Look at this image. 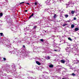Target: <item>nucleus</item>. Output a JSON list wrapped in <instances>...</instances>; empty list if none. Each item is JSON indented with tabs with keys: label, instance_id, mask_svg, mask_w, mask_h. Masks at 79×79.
I'll return each instance as SVG.
<instances>
[{
	"label": "nucleus",
	"instance_id": "nucleus-1",
	"mask_svg": "<svg viewBox=\"0 0 79 79\" xmlns=\"http://www.w3.org/2000/svg\"><path fill=\"white\" fill-rule=\"evenodd\" d=\"M60 61L61 63H63V64H64L65 63V61L63 60H61Z\"/></svg>",
	"mask_w": 79,
	"mask_h": 79
},
{
	"label": "nucleus",
	"instance_id": "nucleus-2",
	"mask_svg": "<svg viewBox=\"0 0 79 79\" xmlns=\"http://www.w3.org/2000/svg\"><path fill=\"white\" fill-rule=\"evenodd\" d=\"M79 29L78 27H76L75 28V31H79Z\"/></svg>",
	"mask_w": 79,
	"mask_h": 79
},
{
	"label": "nucleus",
	"instance_id": "nucleus-3",
	"mask_svg": "<svg viewBox=\"0 0 79 79\" xmlns=\"http://www.w3.org/2000/svg\"><path fill=\"white\" fill-rule=\"evenodd\" d=\"M36 64H38V65H40V64H41L40 63V62H39L38 61H36Z\"/></svg>",
	"mask_w": 79,
	"mask_h": 79
},
{
	"label": "nucleus",
	"instance_id": "nucleus-4",
	"mask_svg": "<svg viewBox=\"0 0 79 79\" xmlns=\"http://www.w3.org/2000/svg\"><path fill=\"white\" fill-rule=\"evenodd\" d=\"M7 47H11V44L10 43H9L6 45Z\"/></svg>",
	"mask_w": 79,
	"mask_h": 79
},
{
	"label": "nucleus",
	"instance_id": "nucleus-5",
	"mask_svg": "<svg viewBox=\"0 0 79 79\" xmlns=\"http://www.w3.org/2000/svg\"><path fill=\"white\" fill-rule=\"evenodd\" d=\"M34 16V13H33L31 15L29 18V19H31V18H32V16Z\"/></svg>",
	"mask_w": 79,
	"mask_h": 79
},
{
	"label": "nucleus",
	"instance_id": "nucleus-6",
	"mask_svg": "<svg viewBox=\"0 0 79 79\" xmlns=\"http://www.w3.org/2000/svg\"><path fill=\"white\" fill-rule=\"evenodd\" d=\"M49 68H53V65L52 64H50L49 65Z\"/></svg>",
	"mask_w": 79,
	"mask_h": 79
},
{
	"label": "nucleus",
	"instance_id": "nucleus-7",
	"mask_svg": "<svg viewBox=\"0 0 79 79\" xmlns=\"http://www.w3.org/2000/svg\"><path fill=\"white\" fill-rule=\"evenodd\" d=\"M26 56L27 57H28V56H29V54L28 53L27 54V53H26Z\"/></svg>",
	"mask_w": 79,
	"mask_h": 79
},
{
	"label": "nucleus",
	"instance_id": "nucleus-8",
	"mask_svg": "<svg viewBox=\"0 0 79 79\" xmlns=\"http://www.w3.org/2000/svg\"><path fill=\"white\" fill-rule=\"evenodd\" d=\"M74 27V24L71 25V27L72 28H73Z\"/></svg>",
	"mask_w": 79,
	"mask_h": 79
},
{
	"label": "nucleus",
	"instance_id": "nucleus-9",
	"mask_svg": "<svg viewBox=\"0 0 79 79\" xmlns=\"http://www.w3.org/2000/svg\"><path fill=\"white\" fill-rule=\"evenodd\" d=\"M74 12H75V11L73 10L71 11V13H72V15H74Z\"/></svg>",
	"mask_w": 79,
	"mask_h": 79
},
{
	"label": "nucleus",
	"instance_id": "nucleus-10",
	"mask_svg": "<svg viewBox=\"0 0 79 79\" xmlns=\"http://www.w3.org/2000/svg\"><path fill=\"white\" fill-rule=\"evenodd\" d=\"M64 16L66 18H67L68 17V15H64Z\"/></svg>",
	"mask_w": 79,
	"mask_h": 79
},
{
	"label": "nucleus",
	"instance_id": "nucleus-11",
	"mask_svg": "<svg viewBox=\"0 0 79 79\" xmlns=\"http://www.w3.org/2000/svg\"><path fill=\"white\" fill-rule=\"evenodd\" d=\"M2 16H3V13H0V18H1V17H2Z\"/></svg>",
	"mask_w": 79,
	"mask_h": 79
},
{
	"label": "nucleus",
	"instance_id": "nucleus-12",
	"mask_svg": "<svg viewBox=\"0 0 79 79\" xmlns=\"http://www.w3.org/2000/svg\"><path fill=\"white\" fill-rule=\"evenodd\" d=\"M47 60H49V59H50V57L49 56H48L47 57Z\"/></svg>",
	"mask_w": 79,
	"mask_h": 79
},
{
	"label": "nucleus",
	"instance_id": "nucleus-13",
	"mask_svg": "<svg viewBox=\"0 0 79 79\" xmlns=\"http://www.w3.org/2000/svg\"><path fill=\"white\" fill-rule=\"evenodd\" d=\"M68 39L70 41H72V39H71L70 38H68Z\"/></svg>",
	"mask_w": 79,
	"mask_h": 79
},
{
	"label": "nucleus",
	"instance_id": "nucleus-14",
	"mask_svg": "<svg viewBox=\"0 0 79 79\" xmlns=\"http://www.w3.org/2000/svg\"><path fill=\"white\" fill-rule=\"evenodd\" d=\"M17 50H18V49H15L14 50V52H17Z\"/></svg>",
	"mask_w": 79,
	"mask_h": 79
},
{
	"label": "nucleus",
	"instance_id": "nucleus-15",
	"mask_svg": "<svg viewBox=\"0 0 79 79\" xmlns=\"http://www.w3.org/2000/svg\"><path fill=\"white\" fill-rule=\"evenodd\" d=\"M53 17L54 18H56V14H54Z\"/></svg>",
	"mask_w": 79,
	"mask_h": 79
},
{
	"label": "nucleus",
	"instance_id": "nucleus-16",
	"mask_svg": "<svg viewBox=\"0 0 79 79\" xmlns=\"http://www.w3.org/2000/svg\"><path fill=\"white\" fill-rule=\"evenodd\" d=\"M72 75V76H76V74L74 73H73Z\"/></svg>",
	"mask_w": 79,
	"mask_h": 79
},
{
	"label": "nucleus",
	"instance_id": "nucleus-17",
	"mask_svg": "<svg viewBox=\"0 0 79 79\" xmlns=\"http://www.w3.org/2000/svg\"><path fill=\"white\" fill-rule=\"evenodd\" d=\"M66 25H67V24H63L62 26H63V27H64V26H66Z\"/></svg>",
	"mask_w": 79,
	"mask_h": 79
},
{
	"label": "nucleus",
	"instance_id": "nucleus-18",
	"mask_svg": "<svg viewBox=\"0 0 79 79\" xmlns=\"http://www.w3.org/2000/svg\"><path fill=\"white\" fill-rule=\"evenodd\" d=\"M24 3V2H23L20 3H19V5H21L22 4H23Z\"/></svg>",
	"mask_w": 79,
	"mask_h": 79
},
{
	"label": "nucleus",
	"instance_id": "nucleus-19",
	"mask_svg": "<svg viewBox=\"0 0 79 79\" xmlns=\"http://www.w3.org/2000/svg\"><path fill=\"white\" fill-rule=\"evenodd\" d=\"M0 35H1V36H3V33H0Z\"/></svg>",
	"mask_w": 79,
	"mask_h": 79
},
{
	"label": "nucleus",
	"instance_id": "nucleus-20",
	"mask_svg": "<svg viewBox=\"0 0 79 79\" xmlns=\"http://www.w3.org/2000/svg\"><path fill=\"white\" fill-rule=\"evenodd\" d=\"M22 51L21 52H20V53H24V52H23V51H24V50H22Z\"/></svg>",
	"mask_w": 79,
	"mask_h": 79
},
{
	"label": "nucleus",
	"instance_id": "nucleus-21",
	"mask_svg": "<svg viewBox=\"0 0 79 79\" xmlns=\"http://www.w3.org/2000/svg\"><path fill=\"white\" fill-rule=\"evenodd\" d=\"M3 60L5 61L6 60V58H5V57L3 58Z\"/></svg>",
	"mask_w": 79,
	"mask_h": 79
},
{
	"label": "nucleus",
	"instance_id": "nucleus-22",
	"mask_svg": "<svg viewBox=\"0 0 79 79\" xmlns=\"http://www.w3.org/2000/svg\"><path fill=\"white\" fill-rule=\"evenodd\" d=\"M41 42H43L44 41V40L43 39H41L40 40Z\"/></svg>",
	"mask_w": 79,
	"mask_h": 79
},
{
	"label": "nucleus",
	"instance_id": "nucleus-23",
	"mask_svg": "<svg viewBox=\"0 0 79 79\" xmlns=\"http://www.w3.org/2000/svg\"><path fill=\"white\" fill-rule=\"evenodd\" d=\"M36 28H37V26H34V29H36Z\"/></svg>",
	"mask_w": 79,
	"mask_h": 79
},
{
	"label": "nucleus",
	"instance_id": "nucleus-24",
	"mask_svg": "<svg viewBox=\"0 0 79 79\" xmlns=\"http://www.w3.org/2000/svg\"><path fill=\"white\" fill-rule=\"evenodd\" d=\"M48 2H49V1H48V0H47V1H46V3H48Z\"/></svg>",
	"mask_w": 79,
	"mask_h": 79
},
{
	"label": "nucleus",
	"instance_id": "nucleus-25",
	"mask_svg": "<svg viewBox=\"0 0 79 79\" xmlns=\"http://www.w3.org/2000/svg\"><path fill=\"white\" fill-rule=\"evenodd\" d=\"M37 4H38L37 2H35V5H37Z\"/></svg>",
	"mask_w": 79,
	"mask_h": 79
},
{
	"label": "nucleus",
	"instance_id": "nucleus-26",
	"mask_svg": "<svg viewBox=\"0 0 79 79\" xmlns=\"http://www.w3.org/2000/svg\"><path fill=\"white\" fill-rule=\"evenodd\" d=\"M77 19H76V17H74L73 18V19L74 20H76Z\"/></svg>",
	"mask_w": 79,
	"mask_h": 79
},
{
	"label": "nucleus",
	"instance_id": "nucleus-27",
	"mask_svg": "<svg viewBox=\"0 0 79 79\" xmlns=\"http://www.w3.org/2000/svg\"><path fill=\"white\" fill-rule=\"evenodd\" d=\"M69 49H70V48H67V50H68V52H69V51H70Z\"/></svg>",
	"mask_w": 79,
	"mask_h": 79
},
{
	"label": "nucleus",
	"instance_id": "nucleus-28",
	"mask_svg": "<svg viewBox=\"0 0 79 79\" xmlns=\"http://www.w3.org/2000/svg\"><path fill=\"white\" fill-rule=\"evenodd\" d=\"M31 78L32 79H35V78H33L32 77H31Z\"/></svg>",
	"mask_w": 79,
	"mask_h": 79
},
{
	"label": "nucleus",
	"instance_id": "nucleus-29",
	"mask_svg": "<svg viewBox=\"0 0 79 79\" xmlns=\"http://www.w3.org/2000/svg\"><path fill=\"white\" fill-rule=\"evenodd\" d=\"M23 48H25V47H26L25 46V45H23Z\"/></svg>",
	"mask_w": 79,
	"mask_h": 79
},
{
	"label": "nucleus",
	"instance_id": "nucleus-30",
	"mask_svg": "<svg viewBox=\"0 0 79 79\" xmlns=\"http://www.w3.org/2000/svg\"><path fill=\"white\" fill-rule=\"evenodd\" d=\"M12 28H13V27L11 28V30L12 31H13V30H14V29H12Z\"/></svg>",
	"mask_w": 79,
	"mask_h": 79
},
{
	"label": "nucleus",
	"instance_id": "nucleus-31",
	"mask_svg": "<svg viewBox=\"0 0 79 79\" xmlns=\"http://www.w3.org/2000/svg\"><path fill=\"white\" fill-rule=\"evenodd\" d=\"M26 3V4H27V5H30V4L29 3Z\"/></svg>",
	"mask_w": 79,
	"mask_h": 79
},
{
	"label": "nucleus",
	"instance_id": "nucleus-32",
	"mask_svg": "<svg viewBox=\"0 0 79 79\" xmlns=\"http://www.w3.org/2000/svg\"><path fill=\"white\" fill-rule=\"evenodd\" d=\"M25 12H27V10H25Z\"/></svg>",
	"mask_w": 79,
	"mask_h": 79
},
{
	"label": "nucleus",
	"instance_id": "nucleus-33",
	"mask_svg": "<svg viewBox=\"0 0 79 79\" xmlns=\"http://www.w3.org/2000/svg\"><path fill=\"white\" fill-rule=\"evenodd\" d=\"M70 20H68L67 21V22H70Z\"/></svg>",
	"mask_w": 79,
	"mask_h": 79
},
{
	"label": "nucleus",
	"instance_id": "nucleus-34",
	"mask_svg": "<svg viewBox=\"0 0 79 79\" xmlns=\"http://www.w3.org/2000/svg\"><path fill=\"white\" fill-rule=\"evenodd\" d=\"M55 3V1H54L52 2V3Z\"/></svg>",
	"mask_w": 79,
	"mask_h": 79
},
{
	"label": "nucleus",
	"instance_id": "nucleus-35",
	"mask_svg": "<svg viewBox=\"0 0 79 79\" xmlns=\"http://www.w3.org/2000/svg\"><path fill=\"white\" fill-rule=\"evenodd\" d=\"M77 62H79V60H77Z\"/></svg>",
	"mask_w": 79,
	"mask_h": 79
},
{
	"label": "nucleus",
	"instance_id": "nucleus-36",
	"mask_svg": "<svg viewBox=\"0 0 79 79\" xmlns=\"http://www.w3.org/2000/svg\"><path fill=\"white\" fill-rule=\"evenodd\" d=\"M54 51H56V50H54Z\"/></svg>",
	"mask_w": 79,
	"mask_h": 79
},
{
	"label": "nucleus",
	"instance_id": "nucleus-37",
	"mask_svg": "<svg viewBox=\"0 0 79 79\" xmlns=\"http://www.w3.org/2000/svg\"><path fill=\"white\" fill-rule=\"evenodd\" d=\"M40 6H42L41 5H40Z\"/></svg>",
	"mask_w": 79,
	"mask_h": 79
},
{
	"label": "nucleus",
	"instance_id": "nucleus-38",
	"mask_svg": "<svg viewBox=\"0 0 79 79\" xmlns=\"http://www.w3.org/2000/svg\"><path fill=\"white\" fill-rule=\"evenodd\" d=\"M14 42H15V41H13V43H14Z\"/></svg>",
	"mask_w": 79,
	"mask_h": 79
},
{
	"label": "nucleus",
	"instance_id": "nucleus-39",
	"mask_svg": "<svg viewBox=\"0 0 79 79\" xmlns=\"http://www.w3.org/2000/svg\"><path fill=\"white\" fill-rule=\"evenodd\" d=\"M58 47V46L57 45V46H56V47Z\"/></svg>",
	"mask_w": 79,
	"mask_h": 79
},
{
	"label": "nucleus",
	"instance_id": "nucleus-40",
	"mask_svg": "<svg viewBox=\"0 0 79 79\" xmlns=\"http://www.w3.org/2000/svg\"><path fill=\"white\" fill-rule=\"evenodd\" d=\"M57 1H58V0H57Z\"/></svg>",
	"mask_w": 79,
	"mask_h": 79
},
{
	"label": "nucleus",
	"instance_id": "nucleus-41",
	"mask_svg": "<svg viewBox=\"0 0 79 79\" xmlns=\"http://www.w3.org/2000/svg\"><path fill=\"white\" fill-rule=\"evenodd\" d=\"M19 51L20 52V50H19Z\"/></svg>",
	"mask_w": 79,
	"mask_h": 79
}]
</instances>
